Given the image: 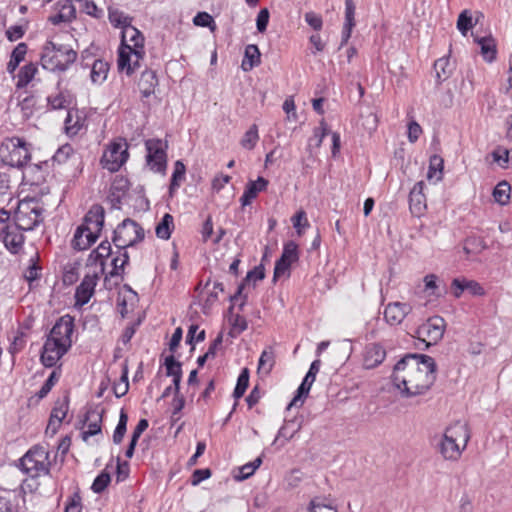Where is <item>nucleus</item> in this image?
<instances>
[{"instance_id":"1","label":"nucleus","mask_w":512,"mask_h":512,"mask_svg":"<svg viewBox=\"0 0 512 512\" xmlns=\"http://www.w3.org/2000/svg\"><path fill=\"white\" fill-rule=\"evenodd\" d=\"M436 380V363L428 355L407 354L394 366L392 382L402 397L425 394Z\"/></svg>"},{"instance_id":"2","label":"nucleus","mask_w":512,"mask_h":512,"mask_svg":"<svg viewBox=\"0 0 512 512\" xmlns=\"http://www.w3.org/2000/svg\"><path fill=\"white\" fill-rule=\"evenodd\" d=\"M44 209L36 200H23L15 212L14 221L7 211H0V241L12 254H18L25 241L22 231H31L43 221Z\"/></svg>"},{"instance_id":"3","label":"nucleus","mask_w":512,"mask_h":512,"mask_svg":"<svg viewBox=\"0 0 512 512\" xmlns=\"http://www.w3.org/2000/svg\"><path fill=\"white\" fill-rule=\"evenodd\" d=\"M145 55L144 36L132 24L121 31V46L118 53V68L131 75Z\"/></svg>"},{"instance_id":"4","label":"nucleus","mask_w":512,"mask_h":512,"mask_svg":"<svg viewBox=\"0 0 512 512\" xmlns=\"http://www.w3.org/2000/svg\"><path fill=\"white\" fill-rule=\"evenodd\" d=\"M105 212L99 205H94L85 215L82 225H80L72 239V247L76 250L88 249L99 237L104 225Z\"/></svg>"},{"instance_id":"5","label":"nucleus","mask_w":512,"mask_h":512,"mask_svg":"<svg viewBox=\"0 0 512 512\" xmlns=\"http://www.w3.org/2000/svg\"><path fill=\"white\" fill-rule=\"evenodd\" d=\"M470 439L466 424L456 422L446 428L439 443V452L446 460L457 461Z\"/></svg>"},{"instance_id":"6","label":"nucleus","mask_w":512,"mask_h":512,"mask_svg":"<svg viewBox=\"0 0 512 512\" xmlns=\"http://www.w3.org/2000/svg\"><path fill=\"white\" fill-rule=\"evenodd\" d=\"M77 59V53L72 48L47 41L41 53V64L50 71H66Z\"/></svg>"},{"instance_id":"7","label":"nucleus","mask_w":512,"mask_h":512,"mask_svg":"<svg viewBox=\"0 0 512 512\" xmlns=\"http://www.w3.org/2000/svg\"><path fill=\"white\" fill-rule=\"evenodd\" d=\"M51 461L43 445L32 446L20 459L21 470L31 478L49 474Z\"/></svg>"},{"instance_id":"8","label":"nucleus","mask_w":512,"mask_h":512,"mask_svg":"<svg viewBox=\"0 0 512 512\" xmlns=\"http://www.w3.org/2000/svg\"><path fill=\"white\" fill-rule=\"evenodd\" d=\"M30 158V145L22 138H7L0 145V159L5 165L20 168L26 165Z\"/></svg>"},{"instance_id":"9","label":"nucleus","mask_w":512,"mask_h":512,"mask_svg":"<svg viewBox=\"0 0 512 512\" xmlns=\"http://www.w3.org/2000/svg\"><path fill=\"white\" fill-rule=\"evenodd\" d=\"M144 238L143 228L134 220L127 218L114 230L113 243L116 248L126 250Z\"/></svg>"},{"instance_id":"10","label":"nucleus","mask_w":512,"mask_h":512,"mask_svg":"<svg viewBox=\"0 0 512 512\" xmlns=\"http://www.w3.org/2000/svg\"><path fill=\"white\" fill-rule=\"evenodd\" d=\"M128 144L123 139L111 142L105 149L101 164L110 172L118 171L128 160Z\"/></svg>"},{"instance_id":"11","label":"nucleus","mask_w":512,"mask_h":512,"mask_svg":"<svg viewBox=\"0 0 512 512\" xmlns=\"http://www.w3.org/2000/svg\"><path fill=\"white\" fill-rule=\"evenodd\" d=\"M146 162L150 170L164 174L167 167L166 143L160 139H149L145 142Z\"/></svg>"},{"instance_id":"12","label":"nucleus","mask_w":512,"mask_h":512,"mask_svg":"<svg viewBox=\"0 0 512 512\" xmlns=\"http://www.w3.org/2000/svg\"><path fill=\"white\" fill-rule=\"evenodd\" d=\"M104 274V266L90 268L85 274L82 282L77 287L75 292L76 304L81 306L87 304L94 294L95 286L100 276Z\"/></svg>"},{"instance_id":"13","label":"nucleus","mask_w":512,"mask_h":512,"mask_svg":"<svg viewBox=\"0 0 512 512\" xmlns=\"http://www.w3.org/2000/svg\"><path fill=\"white\" fill-rule=\"evenodd\" d=\"M445 328V320L440 316H433L418 327L417 334L427 345L436 344L443 338Z\"/></svg>"},{"instance_id":"14","label":"nucleus","mask_w":512,"mask_h":512,"mask_svg":"<svg viewBox=\"0 0 512 512\" xmlns=\"http://www.w3.org/2000/svg\"><path fill=\"white\" fill-rule=\"evenodd\" d=\"M74 329V319L70 315L60 317L52 327L48 337L62 343V345L71 348L72 333Z\"/></svg>"},{"instance_id":"15","label":"nucleus","mask_w":512,"mask_h":512,"mask_svg":"<svg viewBox=\"0 0 512 512\" xmlns=\"http://www.w3.org/2000/svg\"><path fill=\"white\" fill-rule=\"evenodd\" d=\"M69 349L47 336L40 355L41 363L48 368L54 367Z\"/></svg>"},{"instance_id":"16","label":"nucleus","mask_w":512,"mask_h":512,"mask_svg":"<svg viewBox=\"0 0 512 512\" xmlns=\"http://www.w3.org/2000/svg\"><path fill=\"white\" fill-rule=\"evenodd\" d=\"M412 311V306L403 302H392L384 309V319L391 325L396 326L402 323L405 317Z\"/></svg>"},{"instance_id":"17","label":"nucleus","mask_w":512,"mask_h":512,"mask_svg":"<svg viewBox=\"0 0 512 512\" xmlns=\"http://www.w3.org/2000/svg\"><path fill=\"white\" fill-rule=\"evenodd\" d=\"M69 409V398L65 396L62 400H58L52 409L50 419L46 428V433L51 432L54 435L61 426L63 419L66 417Z\"/></svg>"},{"instance_id":"18","label":"nucleus","mask_w":512,"mask_h":512,"mask_svg":"<svg viewBox=\"0 0 512 512\" xmlns=\"http://www.w3.org/2000/svg\"><path fill=\"white\" fill-rule=\"evenodd\" d=\"M104 410L96 407H91L87 410L85 415V425L87 429L83 431V439L87 440L88 437L97 435L101 432V422Z\"/></svg>"},{"instance_id":"19","label":"nucleus","mask_w":512,"mask_h":512,"mask_svg":"<svg viewBox=\"0 0 512 512\" xmlns=\"http://www.w3.org/2000/svg\"><path fill=\"white\" fill-rule=\"evenodd\" d=\"M386 357L385 348L379 343H371L365 347L363 365L366 369H373L380 365Z\"/></svg>"},{"instance_id":"20","label":"nucleus","mask_w":512,"mask_h":512,"mask_svg":"<svg viewBox=\"0 0 512 512\" xmlns=\"http://www.w3.org/2000/svg\"><path fill=\"white\" fill-rule=\"evenodd\" d=\"M423 191L424 182L420 181L413 186L409 194L410 211L417 217L421 216L426 210V198Z\"/></svg>"},{"instance_id":"21","label":"nucleus","mask_w":512,"mask_h":512,"mask_svg":"<svg viewBox=\"0 0 512 512\" xmlns=\"http://www.w3.org/2000/svg\"><path fill=\"white\" fill-rule=\"evenodd\" d=\"M267 186L268 181L263 177H258L256 181H249L240 198L242 206L251 204V202L257 197L258 193L266 190Z\"/></svg>"},{"instance_id":"22","label":"nucleus","mask_w":512,"mask_h":512,"mask_svg":"<svg viewBox=\"0 0 512 512\" xmlns=\"http://www.w3.org/2000/svg\"><path fill=\"white\" fill-rule=\"evenodd\" d=\"M158 85V78L156 72L153 70H145L141 73L138 87L143 98L151 96L155 87Z\"/></svg>"},{"instance_id":"23","label":"nucleus","mask_w":512,"mask_h":512,"mask_svg":"<svg viewBox=\"0 0 512 512\" xmlns=\"http://www.w3.org/2000/svg\"><path fill=\"white\" fill-rule=\"evenodd\" d=\"M111 244L109 241L105 240L100 243V245L93 250L88 257L87 266L90 268L101 266V264L105 267L104 260L111 255Z\"/></svg>"},{"instance_id":"24","label":"nucleus","mask_w":512,"mask_h":512,"mask_svg":"<svg viewBox=\"0 0 512 512\" xmlns=\"http://www.w3.org/2000/svg\"><path fill=\"white\" fill-rule=\"evenodd\" d=\"M356 6L353 0H345V22L342 30L341 46L345 45L351 37L352 29L355 26Z\"/></svg>"},{"instance_id":"25","label":"nucleus","mask_w":512,"mask_h":512,"mask_svg":"<svg viewBox=\"0 0 512 512\" xmlns=\"http://www.w3.org/2000/svg\"><path fill=\"white\" fill-rule=\"evenodd\" d=\"M260 51L257 45L249 44L245 47L244 58L241 67L244 71H250L260 64Z\"/></svg>"},{"instance_id":"26","label":"nucleus","mask_w":512,"mask_h":512,"mask_svg":"<svg viewBox=\"0 0 512 512\" xmlns=\"http://www.w3.org/2000/svg\"><path fill=\"white\" fill-rule=\"evenodd\" d=\"M38 72V67L34 63H28L21 67L17 75L16 88L22 89L32 82Z\"/></svg>"},{"instance_id":"27","label":"nucleus","mask_w":512,"mask_h":512,"mask_svg":"<svg viewBox=\"0 0 512 512\" xmlns=\"http://www.w3.org/2000/svg\"><path fill=\"white\" fill-rule=\"evenodd\" d=\"M48 105L53 110L68 109L73 104V96L69 91H60L56 95L47 98Z\"/></svg>"},{"instance_id":"28","label":"nucleus","mask_w":512,"mask_h":512,"mask_svg":"<svg viewBox=\"0 0 512 512\" xmlns=\"http://www.w3.org/2000/svg\"><path fill=\"white\" fill-rule=\"evenodd\" d=\"M109 72V64L108 62L96 59L93 61L91 66V80L95 84H102L108 75Z\"/></svg>"},{"instance_id":"29","label":"nucleus","mask_w":512,"mask_h":512,"mask_svg":"<svg viewBox=\"0 0 512 512\" xmlns=\"http://www.w3.org/2000/svg\"><path fill=\"white\" fill-rule=\"evenodd\" d=\"M17 105L20 108L24 119H29L35 110L36 99L31 94H20L17 97Z\"/></svg>"},{"instance_id":"30","label":"nucleus","mask_w":512,"mask_h":512,"mask_svg":"<svg viewBox=\"0 0 512 512\" xmlns=\"http://www.w3.org/2000/svg\"><path fill=\"white\" fill-rule=\"evenodd\" d=\"M83 127V120L77 110H68L65 119V131L68 135L74 136L79 133Z\"/></svg>"},{"instance_id":"31","label":"nucleus","mask_w":512,"mask_h":512,"mask_svg":"<svg viewBox=\"0 0 512 512\" xmlns=\"http://www.w3.org/2000/svg\"><path fill=\"white\" fill-rule=\"evenodd\" d=\"M275 365V352L272 347L264 349L258 362V372L269 374Z\"/></svg>"},{"instance_id":"32","label":"nucleus","mask_w":512,"mask_h":512,"mask_svg":"<svg viewBox=\"0 0 512 512\" xmlns=\"http://www.w3.org/2000/svg\"><path fill=\"white\" fill-rule=\"evenodd\" d=\"M27 53V45L25 43H19L12 51L10 60L7 64V72L13 74L17 69L20 62H22Z\"/></svg>"},{"instance_id":"33","label":"nucleus","mask_w":512,"mask_h":512,"mask_svg":"<svg viewBox=\"0 0 512 512\" xmlns=\"http://www.w3.org/2000/svg\"><path fill=\"white\" fill-rule=\"evenodd\" d=\"M314 380L304 377L302 383L297 389V394L294 396L292 401L288 405V409L291 407H300L303 405L305 398L308 396L311 386L313 385Z\"/></svg>"},{"instance_id":"34","label":"nucleus","mask_w":512,"mask_h":512,"mask_svg":"<svg viewBox=\"0 0 512 512\" xmlns=\"http://www.w3.org/2000/svg\"><path fill=\"white\" fill-rule=\"evenodd\" d=\"M174 229V220L173 216L169 213H166L161 221L156 225V235L158 238L163 240H168L171 236V232Z\"/></svg>"},{"instance_id":"35","label":"nucleus","mask_w":512,"mask_h":512,"mask_svg":"<svg viewBox=\"0 0 512 512\" xmlns=\"http://www.w3.org/2000/svg\"><path fill=\"white\" fill-rule=\"evenodd\" d=\"M476 42L481 48L483 58L488 62H492L496 57V44L494 39L491 37H482L477 38Z\"/></svg>"},{"instance_id":"36","label":"nucleus","mask_w":512,"mask_h":512,"mask_svg":"<svg viewBox=\"0 0 512 512\" xmlns=\"http://www.w3.org/2000/svg\"><path fill=\"white\" fill-rule=\"evenodd\" d=\"M118 254L112 259V270L110 276H122L124 274V268L129 262V255L126 250L118 249Z\"/></svg>"},{"instance_id":"37","label":"nucleus","mask_w":512,"mask_h":512,"mask_svg":"<svg viewBox=\"0 0 512 512\" xmlns=\"http://www.w3.org/2000/svg\"><path fill=\"white\" fill-rule=\"evenodd\" d=\"M434 71L437 84H441L447 80L451 75L450 61L448 58L442 57L435 61Z\"/></svg>"},{"instance_id":"38","label":"nucleus","mask_w":512,"mask_h":512,"mask_svg":"<svg viewBox=\"0 0 512 512\" xmlns=\"http://www.w3.org/2000/svg\"><path fill=\"white\" fill-rule=\"evenodd\" d=\"M443 177V159L438 155H433L430 158L429 169L427 178L435 183L440 181Z\"/></svg>"},{"instance_id":"39","label":"nucleus","mask_w":512,"mask_h":512,"mask_svg":"<svg viewBox=\"0 0 512 512\" xmlns=\"http://www.w3.org/2000/svg\"><path fill=\"white\" fill-rule=\"evenodd\" d=\"M186 167L182 161L177 160L174 164V170L171 177V182L169 186V192L172 194L175 190H177L181 183L185 179Z\"/></svg>"},{"instance_id":"40","label":"nucleus","mask_w":512,"mask_h":512,"mask_svg":"<svg viewBox=\"0 0 512 512\" xmlns=\"http://www.w3.org/2000/svg\"><path fill=\"white\" fill-rule=\"evenodd\" d=\"M511 186L507 181L499 182L493 190V198L500 205H507L510 201Z\"/></svg>"},{"instance_id":"41","label":"nucleus","mask_w":512,"mask_h":512,"mask_svg":"<svg viewBox=\"0 0 512 512\" xmlns=\"http://www.w3.org/2000/svg\"><path fill=\"white\" fill-rule=\"evenodd\" d=\"M110 23L115 27H120L124 30L132 23V17L119 10H110L108 14Z\"/></svg>"},{"instance_id":"42","label":"nucleus","mask_w":512,"mask_h":512,"mask_svg":"<svg viewBox=\"0 0 512 512\" xmlns=\"http://www.w3.org/2000/svg\"><path fill=\"white\" fill-rule=\"evenodd\" d=\"M259 140L258 127L253 124L242 137L240 144L244 149L252 150Z\"/></svg>"},{"instance_id":"43","label":"nucleus","mask_w":512,"mask_h":512,"mask_svg":"<svg viewBox=\"0 0 512 512\" xmlns=\"http://www.w3.org/2000/svg\"><path fill=\"white\" fill-rule=\"evenodd\" d=\"M262 459L261 457L256 458L254 461L246 463L245 465L241 466L239 468V473L236 474L234 477L238 481H243L250 476H252L256 469L261 465Z\"/></svg>"},{"instance_id":"44","label":"nucleus","mask_w":512,"mask_h":512,"mask_svg":"<svg viewBox=\"0 0 512 512\" xmlns=\"http://www.w3.org/2000/svg\"><path fill=\"white\" fill-rule=\"evenodd\" d=\"M127 422H128V415L122 409L120 411L118 424L113 433V442L115 444H120L122 442L124 435L126 433V430H127Z\"/></svg>"},{"instance_id":"45","label":"nucleus","mask_w":512,"mask_h":512,"mask_svg":"<svg viewBox=\"0 0 512 512\" xmlns=\"http://www.w3.org/2000/svg\"><path fill=\"white\" fill-rule=\"evenodd\" d=\"M248 385H249V371L247 368H244L240 375L238 376V379H237V384H236V387L234 389V392H233V396L235 399H239L241 398L246 389L248 388Z\"/></svg>"},{"instance_id":"46","label":"nucleus","mask_w":512,"mask_h":512,"mask_svg":"<svg viewBox=\"0 0 512 512\" xmlns=\"http://www.w3.org/2000/svg\"><path fill=\"white\" fill-rule=\"evenodd\" d=\"M60 6L59 10V19L61 21H71L76 18V6L73 2H68V0H64V2L58 3Z\"/></svg>"},{"instance_id":"47","label":"nucleus","mask_w":512,"mask_h":512,"mask_svg":"<svg viewBox=\"0 0 512 512\" xmlns=\"http://www.w3.org/2000/svg\"><path fill=\"white\" fill-rule=\"evenodd\" d=\"M473 27L472 17L468 10H463L458 16L457 20V28L462 33V35H466L467 32Z\"/></svg>"},{"instance_id":"48","label":"nucleus","mask_w":512,"mask_h":512,"mask_svg":"<svg viewBox=\"0 0 512 512\" xmlns=\"http://www.w3.org/2000/svg\"><path fill=\"white\" fill-rule=\"evenodd\" d=\"M165 366H166V375L175 377V375H178V377H182V368L181 363L176 361L174 356H168L165 359Z\"/></svg>"},{"instance_id":"49","label":"nucleus","mask_w":512,"mask_h":512,"mask_svg":"<svg viewBox=\"0 0 512 512\" xmlns=\"http://www.w3.org/2000/svg\"><path fill=\"white\" fill-rule=\"evenodd\" d=\"M110 480H111L110 474L103 471L95 478V480L91 486V489L95 493H101L106 489V487L110 483Z\"/></svg>"},{"instance_id":"50","label":"nucleus","mask_w":512,"mask_h":512,"mask_svg":"<svg viewBox=\"0 0 512 512\" xmlns=\"http://www.w3.org/2000/svg\"><path fill=\"white\" fill-rule=\"evenodd\" d=\"M280 259L287 262L294 263L298 260V247L294 242H289L284 245V249Z\"/></svg>"},{"instance_id":"51","label":"nucleus","mask_w":512,"mask_h":512,"mask_svg":"<svg viewBox=\"0 0 512 512\" xmlns=\"http://www.w3.org/2000/svg\"><path fill=\"white\" fill-rule=\"evenodd\" d=\"M31 264L27 267V269L24 271V278L31 283L37 279L40 278V271L41 267L37 264L35 258H31L30 260Z\"/></svg>"},{"instance_id":"52","label":"nucleus","mask_w":512,"mask_h":512,"mask_svg":"<svg viewBox=\"0 0 512 512\" xmlns=\"http://www.w3.org/2000/svg\"><path fill=\"white\" fill-rule=\"evenodd\" d=\"M328 134V128L324 120L320 122L319 127L314 129L313 137L310 139V144L314 142L315 147H320L324 137Z\"/></svg>"},{"instance_id":"53","label":"nucleus","mask_w":512,"mask_h":512,"mask_svg":"<svg viewBox=\"0 0 512 512\" xmlns=\"http://www.w3.org/2000/svg\"><path fill=\"white\" fill-rule=\"evenodd\" d=\"M59 379V376L57 375V373L55 371H53L49 377L47 378V380L45 381V383L42 385L41 389L38 391L37 393V396L42 399L44 397L47 396V394L51 391V389L53 388V386L57 383Z\"/></svg>"},{"instance_id":"54","label":"nucleus","mask_w":512,"mask_h":512,"mask_svg":"<svg viewBox=\"0 0 512 512\" xmlns=\"http://www.w3.org/2000/svg\"><path fill=\"white\" fill-rule=\"evenodd\" d=\"M291 264L292 263L279 258L275 263L273 280L276 281L282 276L289 275Z\"/></svg>"},{"instance_id":"55","label":"nucleus","mask_w":512,"mask_h":512,"mask_svg":"<svg viewBox=\"0 0 512 512\" xmlns=\"http://www.w3.org/2000/svg\"><path fill=\"white\" fill-rule=\"evenodd\" d=\"M509 150L506 148L498 147L492 152L493 160L498 163L502 168H506L509 162Z\"/></svg>"},{"instance_id":"56","label":"nucleus","mask_w":512,"mask_h":512,"mask_svg":"<svg viewBox=\"0 0 512 512\" xmlns=\"http://www.w3.org/2000/svg\"><path fill=\"white\" fill-rule=\"evenodd\" d=\"M269 10L267 8H263L259 11L256 18V27L258 32L263 33L266 31L268 23H269Z\"/></svg>"},{"instance_id":"57","label":"nucleus","mask_w":512,"mask_h":512,"mask_svg":"<svg viewBox=\"0 0 512 512\" xmlns=\"http://www.w3.org/2000/svg\"><path fill=\"white\" fill-rule=\"evenodd\" d=\"M73 154V148L71 145L66 144L61 146L53 156V160L58 163H64Z\"/></svg>"},{"instance_id":"58","label":"nucleus","mask_w":512,"mask_h":512,"mask_svg":"<svg viewBox=\"0 0 512 512\" xmlns=\"http://www.w3.org/2000/svg\"><path fill=\"white\" fill-rule=\"evenodd\" d=\"M463 283L465 291H468L469 294L473 296H483L485 294L483 287L477 281L464 278Z\"/></svg>"},{"instance_id":"59","label":"nucleus","mask_w":512,"mask_h":512,"mask_svg":"<svg viewBox=\"0 0 512 512\" xmlns=\"http://www.w3.org/2000/svg\"><path fill=\"white\" fill-rule=\"evenodd\" d=\"M292 223L295 229H297V233L299 235L302 234L301 227L308 226V220L306 217V213L303 210L298 211L293 217H292Z\"/></svg>"},{"instance_id":"60","label":"nucleus","mask_w":512,"mask_h":512,"mask_svg":"<svg viewBox=\"0 0 512 512\" xmlns=\"http://www.w3.org/2000/svg\"><path fill=\"white\" fill-rule=\"evenodd\" d=\"M81 496L78 492H75L65 507V512H81L82 504H81Z\"/></svg>"},{"instance_id":"61","label":"nucleus","mask_w":512,"mask_h":512,"mask_svg":"<svg viewBox=\"0 0 512 512\" xmlns=\"http://www.w3.org/2000/svg\"><path fill=\"white\" fill-rule=\"evenodd\" d=\"M264 277H265V269H264L263 265H259L247 273V275L244 279V282L261 281L264 279Z\"/></svg>"},{"instance_id":"62","label":"nucleus","mask_w":512,"mask_h":512,"mask_svg":"<svg viewBox=\"0 0 512 512\" xmlns=\"http://www.w3.org/2000/svg\"><path fill=\"white\" fill-rule=\"evenodd\" d=\"M193 23L196 26L200 27H210L211 24H214V20L210 14L207 12H199L193 19Z\"/></svg>"},{"instance_id":"63","label":"nucleus","mask_w":512,"mask_h":512,"mask_svg":"<svg viewBox=\"0 0 512 512\" xmlns=\"http://www.w3.org/2000/svg\"><path fill=\"white\" fill-rule=\"evenodd\" d=\"M305 21L307 24L312 27L314 30L319 31L322 28L323 21L321 16L314 12H307L305 14Z\"/></svg>"},{"instance_id":"64","label":"nucleus","mask_w":512,"mask_h":512,"mask_svg":"<svg viewBox=\"0 0 512 512\" xmlns=\"http://www.w3.org/2000/svg\"><path fill=\"white\" fill-rule=\"evenodd\" d=\"M308 512H337V509L318 500H312Z\"/></svg>"}]
</instances>
